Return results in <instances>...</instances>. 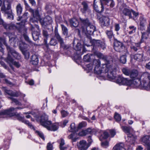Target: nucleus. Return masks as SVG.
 <instances>
[{
  "label": "nucleus",
  "instance_id": "obj_40",
  "mask_svg": "<svg viewBox=\"0 0 150 150\" xmlns=\"http://www.w3.org/2000/svg\"><path fill=\"white\" fill-rule=\"evenodd\" d=\"M106 33L108 38L111 39L114 37V34L112 30H107L106 31Z\"/></svg>",
  "mask_w": 150,
  "mask_h": 150
},
{
  "label": "nucleus",
  "instance_id": "obj_34",
  "mask_svg": "<svg viewBox=\"0 0 150 150\" xmlns=\"http://www.w3.org/2000/svg\"><path fill=\"white\" fill-rule=\"evenodd\" d=\"M2 43H3L6 46V48L8 46L6 43L5 40L0 37V51L2 53H3L4 50L2 47Z\"/></svg>",
  "mask_w": 150,
  "mask_h": 150
},
{
  "label": "nucleus",
  "instance_id": "obj_48",
  "mask_svg": "<svg viewBox=\"0 0 150 150\" xmlns=\"http://www.w3.org/2000/svg\"><path fill=\"white\" fill-rule=\"evenodd\" d=\"M35 133L43 140L45 139V137L43 133L41 132L36 130Z\"/></svg>",
  "mask_w": 150,
  "mask_h": 150
},
{
  "label": "nucleus",
  "instance_id": "obj_21",
  "mask_svg": "<svg viewBox=\"0 0 150 150\" xmlns=\"http://www.w3.org/2000/svg\"><path fill=\"white\" fill-rule=\"evenodd\" d=\"M35 26L37 29V31L32 32V35L33 40L35 41H36L38 39L39 36L40 35V30L38 25H36Z\"/></svg>",
  "mask_w": 150,
  "mask_h": 150
},
{
  "label": "nucleus",
  "instance_id": "obj_62",
  "mask_svg": "<svg viewBox=\"0 0 150 150\" xmlns=\"http://www.w3.org/2000/svg\"><path fill=\"white\" fill-rule=\"evenodd\" d=\"M115 30L116 31H117L119 30L120 29V27L119 25L118 24H115Z\"/></svg>",
  "mask_w": 150,
  "mask_h": 150
},
{
  "label": "nucleus",
  "instance_id": "obj_31",
  "mask_svg": "<svg viewBox=\"0 0 150 150\" xmlns=\"http://www.w3.org/2000/svg\"><path fill=\"white\" fill-rule=\"evenodd\" d=\"M38 56L35 54L33 55L31 57L32 64L34 65H37L38 63Z\"/></svg>",
  "mask_w": 150,
  "mask_h": 150
},
{
  "label": "nucleus",
  "instance_id": "obj_16",
  "mask_svg": "<svg viewBox=\"0 0 150 150\" xmlns=\"http://www.w3.org/2000/svg\"><path fill=\"white\" fill-rule=\"evenodd\" d=\"M27 29L25 28L23 25L22 28L20 29V31L23 34V37L25 40L31 44L32 42L27 34Z\"/></svg>",
  "mask_w": 150,
  "mask_h": 150
},
{
  "label": "nucleus",
  "instance_id": "obj_8",
  "mask_svg": "<svg viewBox=\"0 0 150 150\" xmlns=\"http://www.w3.org/2000/svg\"><path fill=\"white\" fill-rule=\"evenodd\" d=\"M122 72L124 74L127 76H129L133 80L140 77L138 75V71L135 69L130 70L126 68L122 69Z\"/></svg>",
  "mask_w": 150,
  "mask_h": 150
},
{
  "label": "nucleus",
  "instance_id": "obj_42",
  "mask_svg": "<svg viewBox=\"0 0 150 150\" xmlns=\"http://www.w3.org/2000/svg\"><path fill=\"white\" fill-rule=\"evenodd\" d=\"M2 89L8 95L12 96L13 91L10 90H8L6 87H2Z\"/></svg>",
  "mask_w": 150,
  "mask_h": 150
},
{
  "label": "nucleus",
  "instance_id": "obj_19",
  "mask_svg": "<svg viewBox=\"0 0 150 150\" xmlns=\"http://www.w3.org/2000/svg\"><path fill=\"white\" fill-rule=\"evenodd\" d=\"M100 20L102 25L107 26L109 25L110 19L108 17L103 16L100 18Z\"/></svg>",
  "mask_w": 150,
  "mask_h": 150
},
{
  "label": "nucleus",
  "instance_id": "obj_63",
  "mask_svg": "<svg viewBox=\"0 0 150 150\" xmlns=\"http://www.w3.org/2000/svg\"><path fill=\"white\" fill-rule=\"evenodd\" d=\"M4 81L7 84H8L11 85H13V83H12L10 81H9L7 79H4Z\"/></svg>",
  "mask_w": 150,
  "mask_h": 150
},
{
  "label": "nucleus",
  "instance_id": "obj_10",
  "mask_svg": "<svg viewBox=\"0 0 150 150\" xmlns=\"http://www.w3.org/2000/svg\"><path fill=\"white\" fill-rule=\"evenodd\" d=\"M40 122L41 125L45 127L47 125H51V121L48 120V116L45 113L42 115L40 119Z\"/></svg>",
  "mask_w": 150,
  "mask_h": 150
},
{
  "label": "nucleus",
  "instance_id": "obj_9",
  "mask_svg": "<svg viewBox=\"0 0 150 150\" xmlns=\"http://www.w3.org/2000/svg\"><path fill=\"white\" fill-rule=\"evenodd\" d=\"M116 82L120 85H132V81L131 80L124 78L121 76H119L116 79Z\"/></svg>",
  "mask_w": 150,
  "mask_h": 150
},
{
  "label": "nucleus",
  "instance_id": "obj_26",
  "mask_svg": "<svg viewBox=\"0 0 150 150\" xmlns=\"http://www.w3.org/2000/svg\"><path fill=\"white\" fill-rule=\"evenodd\" d=\"M140 28L142 30H144L146 23V21L145 18L141 16L139 18Z\"/></svg>",
  "mask_w": 150,
  "mask_h": 150
},
{
  "label": "nucleus",
  "instance_id": "obj_46",
  "mask_svg": "<svg viewBox=\"0 0 150 150\" xmlns=\"http://www.w3.org/2000/svg\"><path fill=\"white\" fill-rule=\"evenodd\" d=\"M64 144V140L62 138L61 139V142L59 145V148L61 150H64L66 149L65 147L63 146Z\"/></svg>",
  "mask_w": 150,
  "mask_h": 150
},
{
  "label": "nucleus",
  "instance_id": "obj_54",
  "mask_svg": "<svg viewBox=\"0 0 150 150\" xmlns=\"http://www.w3.org/2000/svg\"><path fill=\"white\" fill-rule=\"evenodd\" d=\"M7 9L6 8V6L4 4L1 7V10L4 12L5 13H7Z\"/></svg>",
  "mask_w": 150,
  "mask_h": 150
},
{
  "label": "nucleus",
  "instance_id": "obj_17",
  "mask_svg": "<svg viewBox=\"0 0 150 150\" xmlns=\"http://www.w3.org/2000/svg\"><path fill=\"white\" fill-rule=\"evenodd\" d=\"M150 136L146 135L142 137L141 139L142 143L147 146V150H150Z\"/></svg>",
  "mask_w": 150,
  "mask_h": 150
},
{
  "label": "nucleus",
  "instance_id": "obj_61",
  "mask_svg": "<svg viewBox=\"0 0 150 150\" xmlns=\"http://www.w3.org/2000/svg\"><path fill=\"white\" fill-rule=\"evenodd\" d=\"M110 132L111 137H113L116 134L115 131L114 130H110Z\"/></svg>",
  "mask_w": 150,
  "mask_h": 150
},
{
  "label": "nucleus",
  "instance_id": "obj_18",
  "mask_svg": "<svg viewBox=\"0 0 150 150\" xmlns=\"http://www.w3.org/2000/svg\"><path fill=\"white\" fill-rule=\"evenodd\" d=\"M73 46L74 50L76 51H79L81 49V45L80 41L78 39H74L73 41Z\"/></svg>",
  "mask_w": 150,
  "mask_h": 150
},
{
  "label": "nucleus",
  "instance_id": "obj_32",
  "mask_svg": "<svg viewBox=\"0 0 150 150\" xmlns=\"http://www.w3.org/2000/svg\"><path fill=\"white\" fill-rule=\"evenodd\" d=\"M134 58L138 61H142L143 60V55L142 54H137L134 56Z\"/></svg>",
  "mask_w": 150,
  "mask_h": 150
},
{
  "label": "nucleus",
  "instance_id": "obj_6",
  "mask_svg": "<svg viewBox=\"0 0 150 150\" xmlns=\"http://www.w3.org/2000/svg\"><path fill=\"white\" fill-rule=\"evenodd\" d=\"M6 49L8 52V56L7 59V60H8L9 62H12L13 61V59L10 55V54H11L16 59H21V55L13 49L8 46L6 47Z\"/></svg>",
  "mask_w": 150,
  "mask_h": 150
},
{
  "label": "nucleus",
  "instance_id": "obj_53",
  "mask_svg": "<svg viewBox=\"0 0 150 150\" xmlns=\"http://www.w3.org/2000/svg\"><path fill=\"white\" fill-rule=\"evenodd\" d=\"M86 68L89 71H91L92 70L93 68L94 67L93 66V63L92 64H87L86 65Z\"/></svg>",
  "mask_w": 150,
  "mask_h": 150
},
{
  "label": "nucleus",
  "instance_id": "obj_24",
  "mask_svg": "<svg viewBox=\"0 0 150 150\" xmlns=\"http://www.w3.org/2000/svg\"><path fill=\"white\" fill-rule=\"evenodd\" d=\"M77 146L79 148L85 149H87L88 147L87 142L86 141L84 140L80 141L78 144Z\"/></svg>",
  "mask_w": 150,
  "mask_h": 150
},
{
  "label": "nucleus",
  "instance_id": "obj_25",
  "mask_svg": "<svg viewBox=\"0 0 150 150\" xmlns=\"http://www.w3.org/2000/svg\"><path fill=\"white\" fill-rule=\"evenodd\" d=\"M80 19L83 25L82 27H85L91 25V23L87 18L85 19L80 18Z\"/></svg>",
  "mask_w": 150,
  "mask_h": 150
},
{
  "label": "nucleus",
  "instance_id": "obj_52",
  "mask_svg": "<svg viewBox=\"0 0 150 150\" xmlns=\"http://www.w3.org/2000/svg\"><path fill=\"white\" fill-rule=\"evenodd\" d=\"M115 119L116 121H120L121 119V116L119 114L117 113H115V116H114Z\"/></svg>",
  "mask_w": 150,
  "mask_h": 150
},
{
  "label": "nucleus",
  "instance_id": "obj_29",
  "mask_svg": "<svg viewBox=\"0 0 150 150\" xmlns=\"http://www.w3.org/2000/svg\"><path fill=\"white\" fill-rule=\"evenodd\" d=\"M69 22L71 25L72 27H76L79 25V22L77 20L76 18H72L70 20Z\"/></svg>",
  "mask_w": 150,
  "mask_h": 150
},
{
  "label": "nucleus",
  "instance_id": "obj_14",
  "mask_svg": "<svg viewBox=\"0 0 150 150\" xmlns=\"http://www.w3.org/2000/svg\"><path fill=\"white\" fill-rule=\"evenodd\" d=\"M125 48L123 43L118 40H116L114 42V48L116 51L121 52Z\"/></svg>",
  "mask_w": 150,
  "mask_h": 150
},
{
  "label": "nucleus",
  "instance_id": "obj_33",
  "mask_svg": "<svg viewBox=\"0 0 150 150\" xmlns=\"http://www.w3.org/2000/svg\"><path fill=\"white\" fill-rule=\"evenodd\" d=\"M16 10L17 14L20 15L23 11V7L20 3H18L16 6Z\"/></svg>",
  "mask_w": 150,
  "mask_h": 150
},
{
  "label": "nucleus",
  "instance_id": "obj_30",
  "mask_svg": "<svg viewBox=\"0 0 150 150\" xmlns=\"http://www.w3.org/2000/svg\"><path fill=\"white\" fill-rule=\"evenodd\" d=\"M124 144L120 143L116 144L113 148V150H126L124 147Z\"/></svg>",
  "mask_w": 150,
  "mask_h": 150
},
{
  "label": "nucleus",
  "instance_id": "obj_58",
  "mask_svg": "<svg viewBox=\"0 0 150 150\" xmlns=\"http://www.w3.org/2000/svg\"><path fill=\"white\" fill-rule=\"evenodd\" d=\"M86 125V123L84 122H81L79 123L78 126V128L80 129L82 127H84Z\"/></svg>",
  "mask_w": 150,
  "mask_h": 150
},
{
  "label": "nucleus",
  "instance_id": "obj_38",
  "mask_svg": "<svg viewBox=\"0 0 150 150\" xmlns=\"http://www.w3.org/2000/svg\"><path fill=\"white\" fill-rule=\"evenodd\" d=\"M4 26L6 30H12L15 28V26L13 24H4Z\"/></svg>",
  "mask_w": 150,
  "mask_h": 150
},
{
  "label": "nucleus",
  "instance_id": "obj_35",
  "mask_svg": "<svg viewBox=\"0 0 150 150\" xmlns=\"http://www.w3.org/2000/svg\"><path fill=\"white\" fill-rule=\"evenodd\" d=\"M76 136L75 134H71L69 136L68 138L71 139L72 142H75L79 139V138Z\"/></svg>",
  "mask_w": 150,
  "mask_h": 150
},
{
  "label": "nucleus",
  "instance_id": "obj_57",
  "mask_svg": "<svg viewBox=\"0 0 150 150\" xmlns=\"http://www.w3.org/2000/svg\"><path fill=\"white\" fill-rule=\"evenodd\" d=\"M47 150H52L53 148V146L52 144L49 143L47 144Z\"/></svg>",
  "mask_w": 150,
  "mask_h": 150
},
{
  "label": "nucleus",
  "instance_id": "obj_51",
  "mask_svg": "<svg viewBox=\"0 0 150 150\" xmlns=\"http://www.w3.org/2000/svg\"><path fill=\"white\" fill-rule=\"evenodd\" d=\"M8 98L11 99L12 100V102L15 103L16 104L19 105H21V103L19 102L17 99L12 97H9Z\"/></svg>",
  "mask_w": 150,
  "mask_h": 150
},
{
  "label": "nucleus",
  "instance_id": "obj_7",
  "mask_svg": "<svg viewBox=\"0 0 150 150\" xmlns=\"http://www.w3.org/2000/svg\"><path fill=\"white\" fill-rule=\"evenodd\" d=\"M81 29L88 38H90V36L96 31L95 27L91 24L85 27H81Z\"/></svg>",
  "mask_w": 150,
  "mask_h": 150
},
{
  "label": "nucleus",
  "instance_id": "obj_23",
  "mask_svg": "<svg viewBox=\"0 0 150 150\" xmlns=\"http://www.w3.org/2000/svg\"><path fill=\"white\" fill-rule=\"evenodd\" d=\"M18 116V120L27 125L30 128L34 130H35L34 127L28 121L25 120L24 118L22 117H19Z\"/></svg>",
  "mask_w": 150,
  "mask_h": 150
},
{
  "label": "nucleus",
  "instance_id": "obj_45",
  "mask_svg": "<svg viewBox=\"0 0 150 150\" xmlns=\"http://www.w3.org/2000/svg\"><path fill=\"white\" fill-rule=\"evenodd\" d=\"M126 56L125 54L122 55L120 57V62L122 64H125L126 62Z\"/></svg>",
  "mask_w": 150,
  "mask_h": 150
},
{
  "label": "nucleus",
  "instance_id": "obj_36",
  "mask_svg": "<svg viewBox=\"0 0 150 150\" xmlns=\"http://www.w3.org/2000/svg\"><path fill=\"white\" fill-rule=\"evenodd\" d=\"M61 27L62 28V33L64 35H65L66 37L68 36V30L67 28L63 25L61 24Z\"/></svg>",
  "mask_w": 150,
  "mask_h": 150
},
{
  "label": "nucleus",
  "instance_id": "obj_59",
  "mask_svg": "<svg viewBox=\"0 0 150 150\" xmlns=\"http://www.w3.org/2000/svg\"><path fill=\"white\" fill-rule=\"evenodd\" d=\"M78 135L80 136H83L86 135L85 130H83L79 132Z\"/></svg>",
  "mask_w": 150,
  "mask_h": 150
},
{
  "label": "nucleus",
  "instance_id": "obj_50",
  "mask_svg": "<svg viewBox=\"0 0 150 150\" xmlns=\"http://www.w3.org/2000/svg\"><path fill=\"white\" fill-rule=\"evenodd\" d=\"M142 33V36L141 40H143L144 39H146L147 38L149 34H148L146 32H144Z\"/></svg>",
  "mask_w": 150,
  "mask_h": 150
},
{
  "label": "nucleus",
  "instance_id": "obj_64",
  "mask_svg": "<svg viewBox=\"0 0 150 150\" xmlns=\"http://www.w3.org/2000/svg\"><path fill=\"white\" fill-rule=\"evenodd\" d=\"M13 64L17 68H19L20 66V64L18 62L14 61L13 63Z\"/></svg>",
  "mask_w": 150,
  "mask_h": 150
},
{
  "label": "nucleus",
  "instance_id": "obj_22",
  "mask_svg": "<svg viewBox=\"0 0 150 150\" xmlns=\"http://www.w3.org/2000/svg\"><path fill=\"white\" fill-rule=\"evenodd\" d=\"M93 45L94 46H97L101 48L103 50H104L105 48V43L100 40H93Z\"/></svg>",
  "mask_w": 150,
  "mask_h": 150
},
{
  "label": "nucleus",
  "instance_id": "obj_47",
  "mask_svg": "<svg viewBox=\"0 0 150 150\" xmlns=\"http://www.w3.org/2000/svg\"><path fill=\"white\" fill-rule=\"evenodd\" d=\"M49 44L51 45H55L57 44V41L54 38H52L51 39Z\"/></svg>",
  "mask_w": 150,
  "mask_h": 150
},
{
  "label": "nucleus",
  "instance_id": "obj_43",
  "mask_svg": "<svg viewBox=\"0 0 150 150\" xmlns=\"http://www.w3.org/2000/svg\"><path fill=\"white\" fill-rule=\"evenodd\" d=\"M92 55L91 54H87L84 56L83 59L85 62H89L91 60V56Z\"/></svg>",
  "mask_w": 150,
  "mask_h": 150
},
{
  "label": "nucleus",
  "instance_id": "obj_12",
  "mask_svg": "<svg viewBox=\"0 0 150 150\" xmlns=\"http://www.w3.org/2000/svg\"><path fill=\"white\" fill-rule=\"evenodd\" d=\"M40 21L42 26L45 27L51 24L53 22V20L51 17L47 16L43 19H40Z\"/></svg>",
  "mask_w": 150,
  "mask_h": 150
},
{
  "label": "nucleus",
  "instance_id": "obj_39",
  "mask_svg": "<svg viewBox=\"0 0 150 150\" xmlns=\"http://www.w3.org/2000/svg\"><path fill=\"white\" fill-rule=\"evenodd\" d=\"M69 130L71 132H76V127L75 126V124L74 123H72L71 124L69 128Z\"/></svg>",
  "mask_w": 150,
  "mask_h": 150
},
{
  "label": "nucleus",
  "instance_id": "obj_20",
  "mask_svg": "<svg viewBox=\"0 0 150 150\" xmlns=\"http://www.w3.org/2000/svg\"><path fill=\"white\" fill-rule=\"evenodd\" d=\"M24 45V43L22 42L20 44L19 48L21 50L22 52L23 53L24 55L25 58L27 59H28L30 57V53L28 50H24V47L23 46Z\"/></svg>",
  "mask_w": 150,
  "mask_h": 150
},
{
  "label": "nucleus",
  "instance_id": "obj_2",
  "mask_svg": "<svg viewBox=\"0 0 150 150\" xmlns=\"http://www.w3.org/2000/svg\"><path fill=\"white\" fill-rule=\"evenodd\" d=\"M132 85L136 87H139L143 89L149 90L150 87V74L147 72L144 73L140 77L132 80Z\"/></svg>",
  "mask_w": 150,
  "mask_h": 150
},
{
  "label": "nucleus",
  "instance_id": "obj_11",
  "mask_svg": "<svg viewBox=\"0 0 150 150\" xmlns=\"http://www.w3.org/2000/svg\"><path fill=\"white\" fill-rule=\"evenodd\" d=\"M55 36L57 40L59 42L61 47L64 49H67L69 47V46L66 45L63 41V39L59 34L57 30L55 29L54 30Z\"/></svg>",
  "mask_w": 150,
  "mask_h": 150
},
{
  "label": "nucleus",
  "instance_id": "obj_55",
  "mask_svg": "<svg viewBox=\"0 0 150 150\" xmlns=\"http://www.w3.org/2000/svg\"><path fill=\"white\" fill-rule=\"evenodd\" d=\"M61 112L62 116L63 117L67 116L68 114L67 112L64 110H62Z\"/></svg>",
  "mask_w": 150,
  "mask_h": 150
},
{
  "label": "nucleus",
  "instance_id": "obj_3",
  "mask_svg": "<svg viewBox=\"0 0 150 150\" xmlns=\"http://www.w3.org/2000/svg\"><path fill=\"white\" fill-rule=\"evenodd\" d=\"M104 4L105 5L110 6L111 8L113 7L115 5V3L112 0H94L93 8L98 13L103 12L104 9Z\"/></svg>",
  "mask_w": 150,
  "mask_h": 150
},
{
  "label": "nucleus",
  "instance_id": "obj_27",
  "mask_svg": "<svg viewBox=\"0 0 150 150\" xmlns=\"http://www.w3.org/2000/svg\"><path fill=\"white\" fill-rule=\"evenodd\" d=\"M132 10L128 8H125L122 11V13L126 16H128L129 18H132L131 15Z\"/></svg>",
  "mask_w": 150,
  "mask_h": 150
},
{
  "label": "nucleus",
  "instance_id": "obj_28",
  "mask_svg": "<svg viewBox=\"0 0 150 150\" xmlns=\"http://www.w3.org/2000/svg\"><path fill=\"white\" fill-rule=\"evenodd\" d=\"M50 125H47L46 128L48 130L51 131H55L57 130L58 128V124H52L51 127Z\"/></svg>",
  "mask_w": 150,
  "mask_h": 150
},
{
  "label": "nucleus",
  "instance_id": "obj_41",
  "mask_svg": "<svg viewBox=\"0 0 150 150\" xmlns=\"http://www.w3.org/2000/svg\"><path fill=\"white\" fill-rule=\"evenodd\" d=\"M82 4L83 7L82 12L84 13L89 10V8L86 2H82Z\"/></svg>",
  "mask_w": 150,
  "mask_h": 150
},
{
  "label": "nucleus",
  "instance_id": "obj_15",
  "mask_svg": "<svg viewBox=\"0 0 150 150\" xmlns=\"http://www.w3.org/2000/svg\"><path fill=\"white\" fill-rule=\"evenodd\" d=\"M30 10L33 14V17L30 19V22L33 23L37 22V21L40 19V16L38 11L37 10L34 11L32 9H31Z\"/></svg>",
  "mask_w": 150,
  "mask_h": 150
},
{
  "label": "nucleus",
  "instance_id": "obj_13",
  "mask_svg": "<svg viewBox=\"0 0 150 150\" xmlns=\"http://www.w3.org/2000/svg\"><path fill=\"white\" fill-rule=\"evenodd\" d=\"M94 55L98 58L102 59L105 62L104 64H109V65H113L112 64V62L110 61L107 59V56L104 55L103 54L98 51H96L94 52Z\"/></svg>",
  "mask_w": 150,
  "mask_h": 150
},
{
  "label": "nucleus",
  "instance_id": "obj_60",
  "mask_svg": "<svg viewBox=\"0 0 150 150\" xmlns=\"http://www.w3.org/2000/svg\"><path fill=\"white\" fill-rule=\"evenodd\" d=\"M102 146L105 148H107L108 145V142L107 141H105L102 143Z\"/></svg>",
  "mask_w": 150,
  "mask_h": 150
},
{
  "label": "nucleus",
  "instance_id": "obj_49",
  "mask_svg": "<svg viewBox=\"0 0 150 150\" xmlns=\"http://www.w3.org/2000/svg\"><path fill=\"white\" fill-rule=\"evenodd\" d=\"M28 13H24L23 15V16L21 17H20L19 16V19H18V21L20 20L21 18H24L23 19V21H24V23L26 21V20L27 19V16H28Z\"/></svg>",
  "mask_w": 150,
  "mask_h": 150
},
{
  "label": "nucleus",
  "instance_id": "obj_56",
  "mask_svg": "<svg viewBox=\"0 0 150 150\" xmlns=\"http://www.w3.org/2000/svg\"><path fill=\"white\" fill-rule=\"evenodd\" d=\"M109 136V134L108 132H104L103 135H102V137L104 139H106Z\"/></svg>",
  "mask_w": 150,
  "mask_h": 150
},
{
  "label": "nucleus",
  "instance_id": "obj_1",
  "mask_svg": "<svg viewBox=\"0 0 150 150\" xmlns=\"http://www.w3.org/2000/svg\"><path fill=\"white\" fill-rule=\"evenodd\" d=\"M100 62L99 60H93V65L94 66V73L98 75L102 74V76H106L110 80L114 79L115 77V73L116 68L115 65L103 64L100 67Z\"/></svg>",
  "mask_w": 150,
  "mask_h": 150
},
{
  "label": "nucleus",
  "instance_id": "obj_37",
  "mask_svg": "<svg viewBox=\"0 0 150 150\" xmlns=\"http://www.w3.org/2000/svg\"><path fill=\"white\" fill-rule=\"evenodd\" d=\"M25 94L21 93L20 91L13 92L12 96L18 97L20 96L21 97L23 98L25 96Z\"/></svg>",
  "mask_w": 150,
  "mask_h": 150
},
{
  "label": "nucleus",
  "instance_id": "obj_44",
  "mask_svg": "<svg viewBox=\"0 0 150 150\" xmlns=\"http://www.w3.org/2000/svg\"><path fill=\"white\" fill-rule=\"evenodd\" d=\"M129 29L130 30L129 33L131 34L135 33L136 28L134 26H131L129 27Z\"/></svg>",
  "mask_w": 150,
  "mask_h": 150
},
{
  "label": "nucleus",
  "instance_id": "obj_5",
  "mask_svg": "<svg viewBox=\"0 0 150 150\" xmlns=\"http://www.w3.org/2000/svg\"><path fill=\"white\" fill-rule=\"evenodd\" d=\"M22 108L20 107H17L14 108L13 107H11L8 109L4 110L0 112V116L3 115H9L10 116H16L18 119V115L21 117L19 114L17 113L15 111L17 109H21Z\"/></svg>",
  "mask_w": 150,
  "mask_h": 150
},
{
  "label": "nucleus",
  "instance_id": "obj_4",
  "mask_svg": "<svg viewBox=\"0 0 150 150\" xmlns=\"http://www.w3.org/2000/svg\"><path fill=\"white\" fill-rule=\"evenodd\" d=\"M121 127L125 133L128 134L127 140V144L129 146L133 145L135 142V138L133 134H130L132 129L130 127L127 126H122Z\"/></svg>",
  "mask_w": 150,
  "mask_h": 150
}]
</instances>
